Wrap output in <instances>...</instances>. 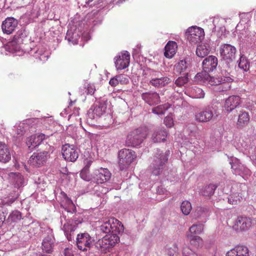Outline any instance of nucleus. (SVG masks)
Returning a JSON list of instances; mask_svg holds the SVG:
<instances>
[{
    "instance_id": "59",
    "label": "nucleus",
    "mask_w": 256,
    "mask_h": 256,
    "mask_svg": "<svg viewBox=\"0 0 256 256\" xmlns=\"http://www.w3.org/2000/svg\"><path fill=\"white\" fill-rule=\"evenodd\" d=\"M64 256H74L72 250L68 248L64 250Z\"/></svg>"
},
{
    "instance_id": "39",
    "label": "nucleus",
    "mask_w": 256,
    "mask_h": 256,
    "mask_svg": "<svg viewBox=\"0 0 256 256\" xmlns=\"http://www.w3.org/2000/svg\"><path fill=\"white\" fill-rule=\"evenodd\" d=\"M208 215L209 210L207 208L204 207H198L194 212V216L196 218H204V220Z\"/></svg>"
},
{
    "instance_id": "20",
    "label": "nucleus",
    "mask_w": 256,
    "mask_h": 256,
    "mask_svg": "<svg viewBox=\"0 0 256 256\" xmlns=\"http://www.w3.org/2000/svg\"><path fill=\"white\" fill-rule=\"evenodd\" d=\"M240 98L238 96H232L226 99L224 107L227 112H230L240 104Z\"/></svg>"
},
{
    "instance_id": "11",
    "label": "nucleus",
    "mask_w": 256,
    "mask_h": 256,
    "mask_svg": "<svg viewBox=\"0 0 256 256\" xmlns=\"http://www.w3.org/2000/svg\"><path fill=\"white\" fill-rule=\"evenodd\" d=\"M63 158L67 161L74 162L78 157V153L76 146L70 144H65L62 148Z\"/></svg>"
},
{
    "instance_id": "57",
    "label": "nucleus",
    "mask_w": 256,
    "mask_h": 256,
    "mask_svg": "<svg viewBox=\"0 0 256 256\" xmlns=\"http://www.w3.org/2000/svg\"><path fill=\"white\" fill-rule=\"evenodd\" d=\"M109 84L111 86H114V87L118 85V78H117V76L112 78L109 82Z\"/></svg>"
},
{
    "instance_id": "19",
    "label": "nucleus",
    "mask_w": 256,
    "mask_h": 256,
    "mask_svg": "<svg viewBox=\"0 0 256 256\" xmlns=\"http://www.w3.org/2000/svg\"><path fill=\"white\" fill-rule=\"evenodd\" d=\"M249 250L244 245H238L226 254V256H249Z\"/></svg>"
},
{
    "instance_id": "47",
    "label": "nucleus",
    "mask_w": 256,
    "mask_h": 256,
    "mask_svg": "<svg viewBox=\"0 0 256 256\" xmlns=\"http://www.w3.org/2000/svg\"><path fill=\"white\" fill-rule=\"evenodd\" d=\"M98 117V116H96V114H94L93 110L90 108V109L88 110L87 112V122L90 125L94 124H93L92 121L94 120H96Z\"/></svg>"
},
{
    "instance_id": "43",
    "label": "nucleus",
    "mask_w": 256,
    "mask_h": 256,
    "mask_svg": "<svg viewBox=\"0 0 256 256\" xmlns=\"http://www.w3.org/2000/svg\"><path fill=\"white\" fill-rule=\"evenodd\" d=\"M204 225L202 224L198 223L193 224L190 228L189 230L191 234H200L204 230Z\"/></svg>"
},
{
    "instance_id": "14",
    "label": "nucleus",
    "mask_w": 256,
    "mask_h": 256,
    "mask_svg": "<svg viewBox=\"0 0 256 256\" xmlns=\"http://www.w3.org/2000/svg\"><path fill=\"white\" fill-rule=\"evenodd\" d=\"M230 164L233 173L236 175H240L242 177H244V176L250 175V170L240 162L236 158L232 160V162H230Z\"/></svg>"
},
{
    "instance_id": "53",
    "label": "nucleus",
    "mask_w": 256,
    "mask_h": 256,
    "mask_svg": "<svg viewBox=\"0 0 256 256\" xmlns=\"http://www.w3.org/2000/svg\"><path fill=\"white\" fill-rule=\"evenodd\" d=\"M70 220H71L72 222L74 224H76V226L79 224H81L82 221V219L79 214H76L74 216H73L72 218H70Z\"/></svg>"
},
{
    "instance_id": "2",
    "label": "nucleus",
    "mask_w": 256,
    "mask_h": 256,
    "mask_svg": "<svg viewBox=\"0 0 256 256\" xmlns=\"http://www.w3.org/2000/svg\"><path fill=\"white\" fill-rule=\"evenodd\" d=\"M169 155V150L163 152L160 150H156L150 166V170L153 175L158 176L162 173L168 160Z\"/></svg>"
},
{
    "instance_id": "25",
    "label": "nucleus",
    "mask_w": 256,
    "mask_h": 256,
    "mask_svg": "<svg viewBox=\"0 0 256 256\" xmlns=\"http://www.w3.org/2000/svg\"><path fill=\"white\" fill-rule=\"evenodd\" d=\"M168 132L164 128H158L154 132L152 140L154 142H160L166 140Z\"/></svg>"
},
{
    "instance_id": "34",
    "label": "nucleus",
    "mask_w": 256,
    "mask_h": 256,
    "mask_svg": "<svg viewBox=\"0 0 256 256\" xmlns=\"http://www.w3.org/2000/svg\"><path fill=\"white\" fill-rule=\"evenodd\" d=\"M27 39V32L25 30L20 29L18 30L14 37V42L20 44H23Z\"/></svg>"
},
{
    "instance_id": "55",
    "label": "nucleus",
    "mask_w": 256,
    "mask_h": 256,
    "mask_svg": "<svg viewBox=\"0 0 256 256\" xmlns=\"http://www.w3.org/2000/svg\"><path fill=\"white\" fill-rule=\"evenodd\" d=\"M164 123L168 127L170 128L173 125V120L172 118L167 116L164 120Z\"/></svg>"
},
{
    "instance_id": "46",
    "label": "nucleus",
    "mask_w": 256,
    "mask_h": 256,
    "mask_svg": "<svg viewBox=\"0 0 256 256\" xmlns=\"http://www.w3.org/2000/svg\"><path fill=\"white\" fill-rule=\"evenodd\" d=\"M194 96L196 98H202L204 96V90L197 86H194L191 90Z\"/></svg>"
},
{
    "instance_id": "32",
    "label": "nucleus",
    "mask_w": 256,
    "mask_h": 256,
    "mask_svg": "<svg viewBox=\"0 0 256 256\" xmlns=\"http://www.w3.org/2000/svg\"><path fill=\"white\" fill-rule=\"evenodd\" d=\"M66 222L64 224L62 230L64 231L65 235L67 236L68 240H70V236L76 228V224L72 222L70 220H66Z\"/></svg>"
},
{
    "instance_id": "61",
    "label": "nucleus",
    "mask_w": 256,
    "mask_h": 256,
    "mask_svg": "<svg viewBox=\"0 0 256 256\" xmlns=\"http://www.w3.org/2000/svg\"><path fill=\"white\" fill-rule=\"evenodd\" d=\"M24 128L22 126H19L17 128L16 134L18 135L22 136L24 134Z\"/></svg>"
},
{
    "instance_id": "62",
    "label": "nucleus",
    "mask_w": 256,
    "mask_h": 256,
    "mask_svg": "<svg viewBox=\"0 0 256 256\" xmlns=\"http://www.w3.org/2000/svg\"><path fill=\"white\" fill-rule=\"evenodd\" d=\"M188 237H189L190 238V240H194L198 242H202V239L200 236H192L188 235Z\"/></svg>"
},
{
    "instance_id": "12",
    "label": "nucleus",
    "mask_w": 256,
    "mask_h": 256,
    "mask_svg": "<svg viewBox=\"0 0 256 256\" xmlns=\"http://www.w3.org/2000/svg\"><path fill=\"white\" fill-rule=\"evenodd\" d=\"M112 174L108 168H100L94 170L92 174L93 180L97 184H103L110 180Z\"/></svg>"
},
{
    "instance_id": "22",
    "label": "nucleus",
    "mask_w": 256,
    "mask_h": 256,
    "mask_svg": "<svg viewBox=\"0 0 256 256\" xmlns=\"http://www.w3.org/2000/svg\"><path fill=\"white\" fill-rule=\"evenodd\" d=\"M252 221L250 218L238 216L235 222L234 226L236 229L241 230H246L252 226Z\"/></svg>"
},
{
    "instance_id": "1",
    "label": "nucleus",
    "mask_w": 256,
    "mask_h": 256,
    "mask_svg": "<svg viewBox=\"0 0 256 256\" xmlns=\"http://www.w3.org/2000/svg\"><path fill=\"white\" fill-rule=\"evenodd\" d=\"M236 52V48L230 44H224L220 46V53L222 59L219 67L222 69V72L226 73V70L232 71Z\"/></svg>"
},
{
    "instance_id": "37",
    "label": "nucleus",
    "mask_w": 256,
    "mask_h": 256,
    "mask_svg": "<svg viewBox=\"0 0 256 256\" xmlns=\"http://www.w3.org/2000/svg\"><path fill=\"white\" fill-rule=\"evenodd\" d=\"M118 232H114L106 234L104 238L110 246L112 248L115 244L120 241V238L117 235Z\"/></svg>"
},
{
    "instance_id": "48",
    "label": "nucleus",
    "mask_w": 256,
    "mask_h": 256,
    "mask_svg": "<svg viewBox=\"0 0 256 256\" xmlns=\"http://www.w3.org/2000/svg\"><path fill=\"white\" fill-rule=\"evenodd\" d=\"M80 176L82 178L86 181L93 180L92 174H90L89 170L82 169L80 173Z\"/></svg>"
},
{
    "instance_id": "58",
    "label": "nucleus",
    "mask_w": 256,
    "mask_h": 256,
    "mask_svg": "<svg viewBox=\"0 0 256 256\" xmlns=\"http://www.w3.org/2000/svg\"><path fill=\"white\" fill-rule=\"evenodd\" d=\"M92 161L90 159H86L84 160V166L82 169L86 170H89V168L90 166H91L92 164Z\"/></svg>"
},
{
    "instance_id": "31",
    "label": "nucleus",
    "mask_w": 256,
    "mask_h": 256,
    "mask_svg": "<svg viewBox=\"0 0 256 256\" xmlns=\"http://www.w3.org/2000/svg\"><path fill=\"white\" fill-rule=\"evenodd\" d=\"M177 44L173 41H170L165 46L164 56L167 58H172L176 54Z\"/></svg>"
},
{
    "instance_id": "60",
    "label": "nucleus",
    "mask_w": 256,
    "mask_h": 256,
    "mask_svg": "<svg viewBox=\"0 0 256 256\" xmlns=\"http://www.w3.org/2000/svg\"><path fill=\"white\" fill-rule=\"evenodd\" d=\"M33 0H20L21 6H26L32 2Z\"/></svg>"
},
{
    "instance_id": "27",
    "label": "nucleus",
    "mask_w": 256,
    "mask_h": 256,
    "mask_svg": "<svg viewBox=\"0 0 256 256\" xmlns=\"http://www.w3.org/2000/svg\"><path fill=\"white\" fill-rule=\"evenodd\" d=\"M192 64L190 60L186 58L180 60L176 65V70L179 73L184 72L186 74L190 70Z\"/></svg>"
},
{
    "instance_id": "52",
    "label": "nucleus",
    "mask_w": 256,
    "mask_h": 256,
    "mask_svg": "<svg viewBox=\"0 0 256 256\" xmlns=\"http://www.w3.org/2000/svg\"><path fill=\"white\" fill-rule=\"evenodd\" d=\"M183 256H201L194 252L192 250L188 247L184 248L182 251Z\"/></svg>"
},
{
    "instance_id": "17",
    "label": "nucleus",
    "mask_w": 256,
    "mask_h": 256,
    "mask_svg": "<svg viewBox=\"0 0 256 256\" xmlns=\"http://www.w3.org/2000/svg\"><path fill=\"white\" fill-rule=\"evenodd\" d=\"M48 235L45 236L42 242V250L44 252L50 254L54 246V237L51 230H48Z\"/></svg>"
},
{
    "instance_id": "63",
    "label": "nucleus",
    "mask_w": 256,
    "mask_h": 256,
    "mask_svg": "<svg viewBox=\"0 0 256 256\" xmlns=\"http://www.w3.org/2000/svg\"><path fill=\"white\" fill-rule=\"evenodd\" d=\"M93 0H85V4H84V6H92V4H94V3L92 4H90L91 2H92Z\"/></svg>"
},
{
    "instance_id": "50",
    "label": "nucleus",
    "mask_w": 256,
    "mask_h": 256,
    "mask_svg": "<svg viewBox=\"0 0 256 256\" xmlns=\"http://www.w3.org/2000/svg\"><path fill=\"white\" fill-rule=\"evenodd\" d=\"M186 74L184 76L178 78L175 81V84L178 86H182L186 84L188 81V78Z\"/></svg>"
},
{
    "instance_id": "24",
    "label": "nucleus",
    "mask_w": 256,
    "mask_h": 256,
    "mask_svg": "<svg viewBox=\"0 0 256 256\" xmlns=\"http://www.w3.org/2000/svg\"><path fill=\"white\" fill-rule=\"evenodd\" d=\"M11 159V153L8 146L0 142V162L3 163L8 162Z\"/></svg>"
},
{
    "instance_id": "16",
    "label": "nucleus",
    "mask_w": 256,
    "mask_h": 256,
    "mask_svg": "<svg viewBox=\"0 0 256 256\" xmlns=\"http://www.w3.org/2000/svg\"><path fill=\"white\" fill-rule=\"evenodd\" d=\"M48 137L49 136L42 133L32 135L28 138L26 145L30 150H32L40 145L44 140Z\"/></svg>"
},
{
    "instance_id": "41",
    "label": "nucleus",
    "mask_w": 256,
    "mask_h": 256,
    "mask_svg": "<svg viewBox=\"0 0 256 256\" xmlns=\"http://www.w3.org/2000/svg\"><path fill=\"white\" fill-rule=\"evenodd\" d=\"M242 194L236 192L230 194L228 198V202L230 204L236 205L238 204V202L240 201V200L242 199Z\"/></svg>"
},
{
    "instance_id": "7",
    "label": "nucleus",
    "mask_w": 256,
    "mask_h": 256,
    "mask_svg": "<svg viewBox=\"0 0 256 256\" xmlns=\"http://www.w3.org/2000/svg\"><path fill=\"white\" fill-rule=\"evenodd\" d=\"M185 36L190 42L196 44L202 42L204 38V33L202 28L192 26L186 30Z\"/></svg>"
},
{
    "instance_id": "56",
    "label": "nucleus",
    "mask_w": 256,
    "mask_h": 256,
    "mask_svg": "<svg viewBox=\"0 0 256 256\" xmlns=\"http://www.w3.org/2000/svg\"><path fill=\"white\" fill-rule=\"evenodd\" d=\"M203 78H206V76H204V74L202 73H198L194 78V80L196 82H201Z\"/></svg>"
},
{
    "instance_id": "54",
    "label": "nucleus",
    "mask_w": 256,
    "mask_h": 256,
    "mask_svg": "<svg viewBox=\"0 0 256 256\" xmlns=\"http://www.w3.org/2000/svg\"><path fill=\"white\" fill-rule=\"evenodd\" d=\"M96 91V87L94 84H88L87 85V94H93Z\"/></svg>"
},
{
    "instance_id": "6",
    "label": "nucleus",
    "mask_w": 256,
    "mask_h": 256,
    "mask_svg": "<svg viewBox=\"0 0 256 256\" xmlns=\"http://www.w3.org/2000/svg\"><path fill=\"white\" fill-rule=\"evenodd\" d=\"M220 68V75L216 76H210L209 75H206V79L208 83L212 86L220 85L223 84L228 83L229 84L234 81V77L230 74L231 70L226 72V73L222 72V69Z\"/></svg>"
},
{
    "instance_id": "40",
    "label": "nucleus",
    "mask_w": 256,
    "mask_h": 256,
    "mask_svg": "<svg viewBox=\"0 0 256 256\" xmlns=\"http://www.w3.org/2000/svg\"><path fill=\"white\" fill-rule=\"evenodd\" d=\"M170 108V105L168 104L158 106L152 109V112L158 115L164 114L166 111Z\"/></svg>"
},
{
    "instance_id": "15",
    "label": "nucleus",
    "mask_w": 256,
    "mask_h": 256,
    "mask_svg": "<svg viewBox=\"0 0 256 256\" xmlns=\"http://www.w3.org/2000/svg\"><path fill=\"white\" fill-rule=\"evenodd\" d=\"M218 64V58L214 56H209L205 58L202 62V69L205 72L208 73L215 70Z\"/></svg>"
},
{
    "instance_id": "30",
    "label": "nucleus",
    "mask_w": 256,
    "mask_h": 256,
    "mask_svg": "<svg viewBox=\"0 0 256 256\" xmlns=\"http://www.w3.org/2000/svg\"><path fill=\"white\" fill-rule=\"evenodd\" d=\"M94 246L96 250L102 253H106L112 248L104 236L102 239L98 240L94 244Z\"/></svg>"
},
{
    "instance_id": "38",
    "label": "nucleus",
    "mask_w": 256,
    "mask_h": 256,
    "mask_svg": "<svg viewBox=\"0 0 256 256\" xmlns=\"http://www.w3.org/2000/svg\"><path fill=\"white\" fill-rule=\"evenodd\" d=\"M250 120L249 115L248 112H242L238 116V118L237 122V126L239 128H243L246 125Z\"/></svg>"
},
{
    "instance_id": "26",
    "label": "nucleus",
    "mask_w": 256,
    "mask_h": 256,
    "mask_svg": "<svg viewBox=\"0 0 256 256\" xmlns=\"http://www.w3.org/2000/svg\"><path fill=\"white\" fill-rule=\"evenodd\" d=\"M184 132L190 136L187 138L189 140L188 142L191 144L194 143V140L197 138L198 134L196 126L194 124H189L185 128Z\"/></svg>"
},
{
    "instance_id": "5",
    "label": "nucleus",
    "mask_w": 256,
    "mask_h": 256,
    "mask_svg": "<svg viewBox=\"0 0 256 256\" xmlns=\"http://www.w3.org/2000/svg\"><path fill=\"white\" fill-rule=\"evenodd\" d=\"M118 226L123 228L122 222L117 219L112 218L105 219L102 224L98 226L99 230L109 234L110 232H119L120 230Z\"/></svg>"
},
{
    "instance_id": "28",
    "label": "nucleus",
    "mask_w": 256,
    "mask_h": 256,
    "mask_svg": "<svg viewBox=\"0 0 256 256\" xmlns=\"http://www.w3.org/2000/svg\"><path fill=\"white\" fill-rule=\"evenodd\" d=\"M21 190H16L14 188L10 192L8 196L3 200L4 205L10 206L19 196Z\"/></svg>"
},
{
    "instance_id": "51",
    "label": "nucleus",
    "mask_w": 256,
    "mask_h": 256,
    "mask_svg": "<svg viewBox=\"0 0 256 256\" xmlns=\"http://www.w3.org/2000/svg\"><path fill=\"white\" fill-rule=\"evenodd\" d=\"M118 84H126L129 82V78L127 75L119 74L117 76Z\"/></svg>"
},
{
    "instance_id": "35",
    "label": "nucleus",
    "mask_w": 256,
    "mask_h": 256,
    "mask_svg": "<svg viewBox=\"0 0 256 256\" xmlns=\"http://www.w3.org/2000/svg\"><path fill=\"white\" fill-rule=\"evenodd\" d=\"M210 52V47L207 44H201L198 46L196 50V54L200 58H204Z\"/></svg>"
},
{
    "instance_id": "44",
    "label": "nucleus",
    "mask_w": 256,
    "mask_h": 256,
    "mask_svg": "<svg viewBox=\"0 0 256 256\" xmlns=\"http://www.w3.org/2000/svg\"><path fill=\"white\" fill-rule=\"evenodd\" d=\"M192 205L190 202L184 200L181 204L180 209L184 215H188L192 210Z\"/></svg>"
},
{
    "instance_id": "42",
    "label": "nucleus",
    "mask_w": 256,
    "mask_h": 256,
    "mask_svg": "<svg viewBox=\"0 0 256 256\" xmlns=\"http://www.w3.org/2000/svg\"><path fill=\"white\" fill-rule=\"evenodd\" d=\"M218 186L214 184H210L206 186L202 192V194L206 196H210L213 195Z\"/></svg>"
},
{
    "instance_id": "23",
    "label": "nucleus",
    "mask_w": 256,
    "mask_h": 256,
    "mask_svg": "<svg viewBox=\"0 0 256 256\" xmlns=\"http://www.w3.org/2000/svg\"><path fill=\"white\" fill-rule=\"evenodd\" d=\"M142 99L150 106L156 104L160 102V97L156 92H144L142 94Z\"/></svg>"
},
{
    "instance_id": "8",
    "label": "nucleus",
    "mask_w": 256,
    "mask_h": 256,
    "mask_svg": "<svg viewBox=\"0 0 256 256\" xmlns=\"http://www.w3.org/2000/svg\"><path fill=\"white\" fill-rule=\"evenodd\" d=\"M119 166L120 170H124L136 158L135 152L129 149H122L118 152Z\"/></svg>"
},
{
    "instance_id": "9",
    "label": "nucleus",
    "mask_w": 256,
    "mask_h": 256,
    "mask_svg": "<svg viewBox=\"0 0 256 256\" xmlns=\"http://www.w3.org/2000/svg\"><path fill=\"white\" fill-rule=\"evenodd\" d=\"M50 156V152L48 151L36 152L30 156L28 162L34 167L40 168L44 164Z\"/></svg>"
},
{
    "instance_id": "13",
    "label": "nucleus",
    "mask_w": 256,
    "mask_h": 256,
    "mask_svg": "<svg viewBox=\"0 0 256 256\" xmlns=\"http://www.w3.org/2000/svg\"><path fill=\"white\" fill-rule=\"evenodd\" d=\"M114 60L115 66L118 70L125 69L130 64V54L127 51H123L114 58Z\"/></svg>"
},
{
    "instance_id": "45",
    "label": "nucleus",
    "mask_w": 256,
    "mask_h": 256,
    "mask_svg": "<svg viewBox=\"0 0 256 256\" xmlns=\"http://www.w3.org/2000/svg\"><path fill=\"white\" fill-rule=\"evenodd\" d=\"M238 67L244 71H246L249 68V64L246 56L242 55L238 60Z\"/></svg>"
},
{
    "instance_id": "33",
    "label": "nucleus",
    "mask_w": 256,
    "mask_h": 256,
    "mask_svg": "<svg viewBox=\"0 0 256 256\" xmlns=\"http://www.w3.org/2000/svg\"><path fill=\"white\" fill-rule=\"evenodd\" d=\"M91 108L93 110L96 116H98L99 118L102 116L106 112V104L104 102H100L98 104L92 106Z\"/></svg>"
},
{
    "instance_id": "18",
    "label": "nucleus",
    "mask_w": 256,
    "mask_h": 256,
    "mask_svg": "<svg viewBox=\"0 0 256 256\" xmlns=\"http://www.w3.org/2000/svg\"><path fill=\"white\" fill-rule=\"evenodd\" d=\"M17 26L18 20L12 17H8L2 22V28L4 33L10 34L14 30Z\"/></svg>"
},
{
    "instance_id": "36",
    "label": "nucleus",
    "mask_w": 256,
    "mask_h": 256,
    "mask_svg": "<svg viewBox=\"0 0 256 256\" xmlns=\"http://www.w3.org/2000/svg\"><path fill=\"white\" fill-rule=\"evenodd\" d=\"M22 219V214L18 210L12 211L8 216L6 221L8 223H16Z\"/></svg>"
},
{
    "instance_id": "10",
    "label": "nucleus",
    "mask_w": 256,
    "mask_h": 256,
    "mask_svg": "<svg viewBox=\"0 0 256 256\" xmlns=\"http://www.w3.org/2000/svg\"><path fill=\"white\" fill-rule=\"evenodd\" d=\"M76 242L78 248L82 251H87L94 246V240L88 233L78 234Z\"/></svg>"
},
{
    "instance_id": "4",
    "label": "nucleus",
    "mask_w": 256,
    "mask_h": 256,
    "mask_svg": "<svg viewBox=\"0 0 256 256\" xmlns=\"http://www.w3.org/2000/svg\"><path fill=\"white\" fill-rule=\"evenodd\" d=\"M146 132L142 128L130 132L127 136L126 144L128 146H139L146 138Z\"/></svg>"
},
{
    "instance_id": "21",
    "label": "nucleus",
    "mask_w": 256,
    "mask_h": 256,
    "mask_svg": "<svg viewBox=\"0 0 256 256\" xmlns=\"http://www.w3.org/2000/svg\"><path fill=\"white\" fill-rule=\"evenodd\" d=\"M8 178L14 183V188L16 190H20L26 184L23 176L19 173L10 172L8 174Z\"/></svg>"
},
{
    "instance_id": "3",
    "label": "nucleus",
    "mask_w": 256,
    "mask_h": 256,
    "mask_svg": "<svg viewBox=\"0 0 256 256\" xmlns=\"http://www.w3.org/2000/svg\"><path fill=\"white\" fill-rule=\"evenodd\" d=\"M218 115L219 112L216 106L208 105L196 114L195 119L200 122H206L214 120Z\"/></svg>"
},
{
    "instance_id": "49",
    "label": "nucleus",
    "mask_w": 256,
    "mask_h": 256,
    "mask_svg": "<svg viewBox=\"0 0 256 256\" xmlns=\"http://www.w3.org/2000/svg\"><path fill=\"white\" fill-rule=\"evenodd\" d=\"M76 34L72 33L71 34L70 31H68L66 38L70 42H72V44H76L78 42V40L76 38Z\"/></svg>"
},
{
    "instance_id": "29",
    "label": "nucleus",
    "mask_w": 256,
    "mask_h": 256,
    "mask_svg": "<svg viewBox=\"0 0 256 256\" xmlns=\"http://www.w3.org/2000/svg\"><path fill=\"white\" fill-rule=\"evenodd\" d=\"M171 79L167 76L153 78L150 81V84L155 87H163L170 84Z\"/></svg>"
},
{
    "instance_id": "64",
    "label": "nucleus",
    "mask_w": 256,
    "mask_h": 256,
    "mask_svg": "<svg viewBox=\"0 0 256 256\" xmlns=\"http://www.w3.org/2000/svg\"><path fill=\"white\" fill-rule=\"evenodd\" d=\"M80 110L79 108H76L74 111V112L72 113V114L74 116H78L79 112L78 111Z\"/></svg>"
}]
</instances>
